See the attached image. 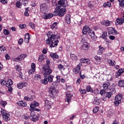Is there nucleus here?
Masks as SVG:
<instances>
[{"instance_id":"1","label":"nucleus","mask_w":124,"mask_h":124,"mask_svg":"<svg viewBox=\"0 0 124 124\" xmlns=\"http://www.w3.org/2000/svg\"><path fill=\"white\" fill-rule=\"evenodd\" d=\"M47 36L48 38L46 40V44L48 45L51 44L50 47L51 48L58 46V43H59V40L58 39L60 37L59 36L54 34L53 32L50 31L47 33Z\"/></svg>"},{"instance_id":"2","label":"nucleus","mask_w":124,"mask_h":124,"mask_svg":"<svg viewBox=\"0 0 124 124\" xmlns=\"http://www.w3.org/2000/svg\"><path fill=\"white\" fill-rule=\"evenodd\" d=\"M43 69H44L45 72L44 74V76L45 77H47V76L51 75V73L53 72V70L48 65H46V66L43 67Z\"/></svg>"},{"instance_id":"3","label":"nucleus","mask_w":124,"mask_h":124,"mask_svg":"<svg viewBox=\"0 0 124 124\" xmlns=\"http://www.w3.org/2000/svg\"><path fill=\"white\" fill-rule=\"evenodd\" d=\"M45 78L42 79L41 83L44 84V85H47L48 82L52 83L53 82V78H54V76H47L46 77H45Z\"/></svg>"},{"instance_id":"4","label":"nucleus","mask_w":124,"mask_h":124,"mask_svg":"<svg viewBox=\"0 0 124 124\" xmlns=\"http://www.w3.org/2000/svg\"><path fill=\"white\" fill-rule=\"evenodd\" d=\"M122 98H123V95L122 94H119L115 96L114 104L116 106H119L121 102H122Z\"/></svg>"},{"instance_id":"5","label":"nucleus","mask_w":124,"mask_h":124,"mask_svg":"<svg viewBox=\"0 0 124 124\" xmlns=\"http://www.w3.org/2000/svg\"><path fill=\"white\" fill-rule=\"evenodd\" d=\"M40 11L43 12V13H46L48 12L49 10L48 7H47V5L46 3L41 4L40 5Z\"/></svg>"},{"instance_id":"6","label":"nucleus","mask_w":124,"mask_h":124,"mask_svg":"<svg viewBox=\"0 0 124 124\" xmlns=\"http://www.w3.org/2000/svg\"><path fill=\"white\" fill-rule=\"evenodd\" d=\"M34 112H31V116L30 117V119L32 121V122H36L38 118H39V116L38 115H35Z\"/></svg>"},{"instance_id":"7","label":"nucleus","mask_w":124,"mask_h":124,"mask_svg":"<svg viewBox=\"0 0 124 124\" xmlns=\"http://www.w3.org/2000/svg\"><path fill=\"white\" fill-rule=\"evenodd\" d=\"M12 85H13V81L11 79H8L7 81V87L8 88V91L10 92H12L13 90L11 87Z\"/></svg>"},{"instance_id":"8","label":"nucleus","mask_w":124,"mask_h":124,"mask_svg":"<svg viewBox=\"0 0 124 124\" xmlns=\"http://www.w3.org/2000/svg\"><path fill=\"white\" fill-rule=\"evenodd\" d=\"M26 57H27V55H26L25 54H22L18 56L17 58H15L14 60L15 61V62H20L24 60V59H25Z\"/></svg>"},{"instance_id":"9","label":"nucleus","mask_w":124,"mask_h":124,"mask_svg":"<svg viewBox=\"0 0 124 124\" xmlns=\"http://www.w3.org/2000/svg\"><path fill=\"white\" fill-rule=\"evenodd\" d=\"M52 104H53V103L52 102L49 101L47 100H46L45 101V106L46 109H51Z\"/></svg>"},{"instance_id":"10","label":"nucleus","mask_w":124,"mask_h":124,"mask_svg":"<svg viewBox=\"0 0 124 124\" xmlns=\"http://www.w3.org/2000/svg\"><path fill=\"white\" fill-rule=\"evenodd\" d=\"M119 32L115 30V28L110 27L108 30V34H118Z\"/></svg>"},{"instance_id":"11","label":"nucleus","mask_w":124,"mask_h":124,"mask_svg":"<svg viewBox=\"0 0 124 124\" xmlns=\"http://www.w3.org/2000/svg\"><path fill=\"white\" fill-rule=\"evenodd\" d=\"M56 92H57V90L55 89V86H50L49 87V93L51 94H52V95H54L55 93H56Z\"/></svg>"},{"instance_id":"12","label":"nucleus","mask_w":124,"mask_h":124,"mask_svg":"<svg viewBox=\"0 0 124 124\" xmlns=\"http://www.w3.org/2000/svg\"><path fill=\"white\" fill-rule=\"evenodd\" d=\"M88 33L89 35H90L92 39H93V40H95V38H96V36H95V34H94V31L92 30H89Z\"/></svg>"},{"instance_id":"13","label":"nucleus","mask_w":124,"mask_h":124,"mask_svg":"<svg viewBox=\"0 0 124 124\" xmlns=\"http://www.w3.org/2000/svg\"><path fill=\"white\" fill-rule=\"evenodd\" d=\"M73 96V95L69 93H67L66 94V98H65V100L66 102H68V103H69L70 101H71V97Z\"/></svg>"},{"instance_id":"14","label":"nucleus","mask_w":124,"mask_h":124,"mask_svg":"<svg viewBox=\"0 0 124 124\" xmlns=\"http://www.w3.org/2000/svg\"><path fill=\"white\" fill-rule=\"evenodd\" d=\"M66 12V9L62 8L59 10V16L60 17H62Z\"/></svg>"},{"instance_id":"15","label":"nucleus","mask_w":124,"mask_h":124,"mask_svg":"<svg viewBox=\"0 0 124 124\" xmlns=\"http://www.w3.org/2000/svg\"><path fill=\"white\" fill-rule=\"evenodd\" d=\"M124 23V18H117L116 19V25H123Z\"/></svg>"},{"instance_id":"16","label":"nucleus","mask_w":124,"mask_h":124,"mask_svg":"<svg viewBox=\"0 0 124 124\" xmlns=\"http://www.w3.org/2000/svg\"><path fill=\"white\" fill-rule=\"evenodd\" d=\"M27 85V83L20 82L17 84V86L18 89H23V88H24V87H26Z\"/></svg>"},{"instance_id":"17","label":"nucleus","mask_w":124,"mask_h":124,"mask_svg":"<svg viewBox=\"0 0 124 124\" xmlns=\"http://www.w3.org/2000/svg\"><path fill=\"white\" fill-rule=\"evenodd\" d=\"M80 62L81 63H87V64H90L91 62L89 59H82L80 60Z\"/></svg>"},{"instance_id":"18","label":"nucleus","mask_w":124,"mask_h":124,"mask_svg":"<svg viewBox=\"0 0 124 124\" xmlns=\"http://www.w3.org/2000/svg\"><path fill=\"white\" fill-rule=\"evenodd\" d=\"M89 46L90 45L88 43L84 42L82 45L83 50H88L90 48Z\"/></svg>"},{"instance_id":"19","label":"nucleus","mask_w":124,"mask_h":124,"mask_svg":"<svg viewBox=\"0 0 124 124\" xmlns=\"http://www.w3.org/2000/svg\"><path fill=\"white\" fill-rule=\"evenodd\" d=\"M38 105H39V104L35 101L33 103H31L30 105V109H34V108L38 106Z\"/></svg>"},{"instance_id":"20","label":"nucleus","mask_w":124,"mask_h":124,"mask_svg":"<svg viewBox=\"0 0 124 124\" xmlns=\"http://www.w3.org/2000/svg\"><path fill=\"white\" fill-rule=\"evenodd\" d=\"M101 24V25H104V26L107 27L110 26L111 22H110L109 20H104L103 22H102Z\"/></svg>"},{"instance_id":"21","label":"nucleus","mask_w":124,"mask_h":124,"mask_svg":"<svg viewBox=\"0 0 124 124\" xmlns=\"http://www.w3.org/2000/svg\"><path fill=\"white\" fill-rule=\"evenodd\" d=\"M93 104L95 105H99L100 104V100L97 97H95L93 101Z\"/></svg>"},{"instance_id":"22","label":"nucleus","mask_w":124,"mask_h":124,"mask_svg":"<svg viewBox=\"0 0 124 124\" xmlns=\"http://www.w3.org/2000/svg\"><path fill=\"white\" fill-rule=\"evenodd\" d=\"M24 41L25 43H29L30 42V33H27L25 34Z\"/></svg>"},{"instance_id":"23","label":"nucleus","mask_w":124,"mask_h":124,"mask_svg":"<svg viewBox=\"0 0 124 124\" xmlns=\"http://www.w3.org/2000/svg\"><path fill=\"white\" fill-rule=\"evenodd\" d=\"M124 72V69H120L118 70V72L116 74V77L118 78L119 76H121V74H123Z\"/></svg>"},{"instance_id":"24","label":"nucleus","mask_w":124,"mask_h":124,"mask_svg":"<svg viewBox=\"0 0 124 124\" xmlns=\"http://www.w3.org/2000/svg\"><path fill=\"white\" fill-rule=\"evenodd\" d=\"M90 31V28L87 26H85L83 28L82 32L83 34H87Z\"/></svg>"},{"instance_id":"25","label":"nucleus","mask_w":124,"mask_h":124,"mask_svg":"<svg viewBox=\"0 0 124 124\" xmlns=\"http://www.w3.org/2000/svg\"><path fill=\"white\" fill-rule=\"evenodd\" d=\"M18 106H22V107H26L27 106V103L25 101H20L17 103Z\"/></svg>"},{"instance_id":"26","label":"nucleus","mask_w":124,"mask_h":124,"mask_svg":"<svg viewBox=\"0 0 124 124\" xmlns=\"http://www.w3.org/2000/svg\"><path fill=\"white\" fill-rule=\"evenodd\" d=\"M118 86L120 88H124V80L123 79H120L118 81Z\"/></svg>"},{"instance_id":"27","label":"nucleus","mask_w":124,"mask_h":124,"mask_svg":"<svg viewBox=\"0 0 124 124\" xmlns=\"http://www.w3.org/2000/svg\"><path fill=\"white\" fill-rule=\"evenodd\" d=\"M104 90H108V88L110 87V83L109 82H106L103 84Z\"/></svg>"},{"instance_id":"28","label":"nucleus","mask_w":124,"mask_h":124,"mask_svg":"<svg viewBox=\"0 0 124 124\" xmlns=\"http://www.w3.org/2000/svg\"><path fill=\"white\" fill-rule=\"evenodd\" d=\"M45 59H46V56L42 54V55H40L39 56L38 61L40 62H43L44 61V60H45Z\"/></svg>"},{"instance_id":"29","label":"nucleus","mask_w":124,"mask_h":124,"mask_svg":"<svg viewBox=\"0 0 124 124\" xmlns=\"http://www.w3.org/2000/svg\"><path fill=\"white\" fill-rule=\"evenodd\" d=\"M51 58H53L54 60L56 59H59V55L57 53H51L50 54Z\"/></svg>"},{"instance_id":"30","label":"nucleus","mask_w":124,"mask_h":124,"mask_svg":"<svg viewBox=\"0 0 124 124\" xmlns=\"http://www.w3.org/2000/svg\"><path fill=\"white\" fill-rule=\"evenodd\" d=\"M9 114H7L6 115L3 116V119L4 121H5V122H8V121L10 120V118H9Z\"/></svg>"},{"instance_id":"31","label":"nucleus","mask_w":124,"mask_h":124,"mask_svg":"<svg viewBox=\"0 0 124 124\" xmlns=\"http://www.w3.org/2000/svg\"><path fill=\"white\" fill-rule=\"evenodd\" d=\"M70 17H71V16L69 15H68L66 16V17H65V21L67 23V24H70V22H71V20H70Z\"/></svg>"},{"instance_id":"32","label":"nucleus","mask_w":124,"mask_h":124,"mask_svg":"<svg viewBox=\"0 0 124 124\" xmlns=\"http://www.w3.org/2000/svg\"><path fill=\"white\" fill-rule=\"evenodd\" d=\"M52 17H53V14L50 13L48 15H46L44 17V19L47 20V19H50V18H52Z\"/></svg>"},{"instance_id":"33","label":"nucleus","mask_w":124,"mask_h":124,"mask_svg":"<svg viewBox=\"0 0 124 124\" xmlns=\"http://www.w3.org/2000/svg\"><path fill=\"white\" fill-rule=\"evenodd\" d=\"M108 62L109 65H115L116 64V62L114 61H112L111 60H108Z\"/></svg>"},{"instance_id":"34","label":"nucleus","mask_w":124,"mask_h":124,"mask_svg":"<svg viewBox=\"0 0 124 124\" xmlns=\"http://www.w3.org/2000/svg\"><path fill=\"white\" fill-rule=\"evenodd\" d=\"M70 57L73 61H76L77 60V56L75 54H71Z\"/></svg>"},{"instance_id":"35","label":"nucleus","mask_w":124,"mask_h":124,"mask_svg":"<svg viewBox=\"0 0 124 124\" xmlns=\"http://www.w3.org/2000/svg\"><path fill=\"white\" fill-rule=\"evenodd\" d=\"M1 114H2V117H3V116H6L7 115L9 114L7 113L6 112V111L2 108L1 109Z\"/></svg>"},{"instance_id":"36","label":"nucleus","mask_w":124,"mask_h":124,"mask_svg":"<svg viewBox=\"0 0 124 124\" xmlns=\"http://www.w3.org/2000/svg\"><path fill=\"white\" fill-rule=\"evenodd\" d=\"M53 14L54 16H57V15H59L60 16V13H59V10L58 9H55L54 12Z\"/></svg>"},{"instance_id":"37","label":"nucleus","mask_w":124,"mask_h":124,"mask_svg":"<svg viewBox=\"0 0 124 124\" xmlns=\"http://www.w3.org/2000/svg\"><path fill=\"white\" fill-rule=\"evenodd\" d=\"M104 7H110L111 6V3L110 2H105L103 4Z\"/></svg>"},{"instance_id":"38","label":"nucleus","mask_w":124,"mask_h":124,"mask_svg":"<svg viewBox=\"0 0 124 124\" xmlns=\"http://www.w3.org/2000/svg\"><path fill=\"white\" fill-rule=\"evenodd\" d=\"M58 4L60 5H62L63 7H65V5H64V0H60L58 1Z\"/></svg>"},{"instance_id":"39","label":"nucleus","mask_w":124,"mask_h":124,"mask_svg":"<svg viewBox=\"0 0 124 124\" xmlns=\"http://www.w3.org/2000/svg\"><path fill=\"white\" fill-rule=\"evenodd\" d=\"M106 94L107 97L110 98L111 97V96H112V94H113V93H112V92H109L106 93Z\"/></svg>"},{"instance_id":"40","label":"nucleus","mask_w":124,"mask_h":124,"mask_svg":"<svg viewBox=\"0 0 124 124\" xmlns=\"http://www.w3.org/2000/svg\"><path fill=\"white\" fill-rule=\"evenodd\" d=\"M86 91L87 92H90V93H93V92L92 87H91V86H88L86 87Z\"/></svg>"},{"instance_id":"41","label":"nucleus","mask_w":124,"mask_h":124,"mask_svg":"<svg viewBox=\"0 0 124 124\" xmlns=\"http://www.w3.org/2000/svg\"><path fill=\"white\" fill-rule=\"evenodd\" d=\"M0 104L1 106H2L3 107H5V106L6 104H7V103L6 101H1L0 102Z\"/></svg>"},{"instance_id":"42","label":"nucleus","mask_w":124,"mask_h":124,"mask_svg":"<svg viewBox=\"0 0 124 124\" xmlns=\"http://www.w3.org/2000/svg\"><path fill=\"white\" fill-rule=\"evenodd\" d=\"M0 83L2 86H5L6 85V87H7V82H6V81L2 79L0 80Z\"/></svg>"},{"instance_id":"43","label":"nucleus","mask_w":124,"mask_h":124,"mask_svg":"<svg viewBox=\"0 0 124 124\" xmlns=\"http://www.w3.org/2000/svg\"><path fill=\"white\" fill-rule=\"evenodd\" d=\"M41 79V76L40 75L37 74L34 76L35 80H40Z\"/></svg>"},{"instance_id":"44","label":"nucleus","mask_w":124,"mask_h":124,"mask_svg":"<svg viewBox=\"0 0 124 124\" xmlns=\"http://www.w3.org/2000/svg\"><path fill=\"white\" fill-rule=\"evenodd\" d=\"M118 1L119 2L120 6H122V7H124V0H118Z\"/></svg>"},{"instance_id":"45","label":"nucleus","mask_w":124,"mask_h":124,"mask_svg":"<svg viewBox=\"0 0 124 124\" xmlns=\"http://www.w3.org/2000/svg\"><path fill=\"white\" fill-rule=\"evenodd\" d=\"M30 110L31 113H33L32 112H33V111H37V112H39V111H40V109L36 108H34V109L30 108Z\"/></svg>"},{"instance_id":"46","label":"nucleus","mask_w":124,"mask_h":124,"mask_svg":"<svg viewBox=\"0 0 124 124\" xmlns=\"http://www.w3.org/2000/svg\"><path fill=\"white\" fill-rule=\"evenodd\" d=\"M57 25H58V23H57V22H54V23H53L51 25V29H52V30H54V29H55V28L56 27V26H57Z\"/></svg>"},{"instance_id":"47","label":"nucleus","mask_w":124,"mask_h":124,"mask_svg":"<svg viewBox=\"0 0 124 124\" xmlns=\"http://www.w3.org/2000/svg\"><path fill=\"white\" fill-rule=\"evenodd\" d=\"M98 110H99V108L98 107H96L93 109V113H97Z\"/></svg>"},{"instance_id":"48","label":"nucleus","mask_w":124,"mask_h":124,"mask_svg":"<svg viewBox=\"0 0 124 124\" xmlns=\"http://www.w3.org/2000/svg\"><path fill=\"white\" fill-rule=\"evenodd\" d=\"M34 71H35V69H31L29 71L28 73L30 75H31V74H33Z\"/></svg>"},{"instance_id":"49","label":"nucleus","mask_w":124,"mask_h":124,"mask_svg":"<svg viewBox=\"0 0 124 124\" xmlns=\"http://www.w3.org/2000/svg\"><path fill=\"white\" fill-rule=\"evenodd\" d=\"M79 92L80 93H82V94H85L87 93V91L85 89H83L82 90V89H79Z\"/></svg>"},{"instance_id":"50","label":"nucleus","mask_w":124,"mask_h":124,"mask_svg":"<svg viewBox=\"0 0 124 124\" xmlns=\"http://www.w3.org/2000/svg\"><path fill=\"white\" fill-rule=\"evenodd\" d=\"M82 65V64L79 63L78 65H77L76 68H75L76 69L78 70L79 71L80 68H81V66Z\"/></svg>"},{"instance_id":"51","label":"nucleus","mask_w":124,"mask_h":124,"mask_svg":"<svg viewBox=\"0 0 124 124\" xmlns=\"http://www.w3.org/2000/svg\"><path fill=\"white\" fill-rule=\"evenodd\" d=\"M3 32L5 35H8V34H9V31H8V30H6V29L4 30Z\"/></svg>"},{"instance_id":"52","label":"nucleus","mask_w":124,"mask_h":124,"mask_svg":"<svg viewBox=\"0 0 124 124\" xmlns=\"http://www.w3.org/2000/svg\"><path fill=\"white\" fill-rule=\"evenodd\" d=\"M100 93L101 95H103V94L106 93V91L105 89H103L100 91Z\"/></svg>"},{"instance_id":"53","label":"nucleus","mask_w":124,"mask_h":124,"mask_svg":"<svg viewBox=\"0 0 124 124\" xmlns=\"http://www.w3.org/2000/svg\"><path fill=\"white\" fill-rule=\"evenodd\" d=\"M107 37V32H105L104 33H103L102 35V38L104 39H105Z\"/></svg>"},{"instance_id":"54","label":"nucleus","mask_w":124,"mask_h":124,"mask_svg":"<svg viewBox=\"0 0 124 124\" xmlns=\"http://www.w3.org/2000/svg\"><path fill=\"white\" fill-rule=\"evenodd\" d=\"M16 6L17 7H21L22 6V3L20 2H17L16 3Z\"/></svg>"},{"instance_id":"55","label":"nucleus","mask_w":124,"mask_h":124,"mask_svg":"<svg viewBox=\"0 0 124 124\" xmlns=\"http://www.w3.org/2000/svg\"><path fill=\"white\" fill-rule=\"evenodd\" d=\"M22 4H23V5L26 6V5H27V4H28V1H27L26 0H24L22 1Z\"/></svg>"},{"instance_id":"56","label":"nucleus","mask_w":124,"mask_h":124,"mask_svg":"<svg viewBox=\"0 0 124 124\" xmlns=\"http://www.w3.org/2000/svg\"><path fill=\"white\" fill-rule=\"evenodd\" d=\"M6 48L5 47H4V46H2L1 47H0V51H1V52H4V51H5Z\"/></svg>"},{"instance_id":"57","label":"nucleus","mask_w":124,"mask_h":124,"mask_svg":"<svg viewBox=\"0 0 124 124\" xmlns=\"http://www.w3.org/2000/svg\"><path fill=\"white\" fill-rule=\"evenodd\" d=\"M58 67L60 70H62V68H63V65L60 64L58 65Z\"/></svg>"},{"instance_id":"58","label":"nucleus","mask_w":124,"mask_h":124,"mask_svg":"<svg viewBox=\"0 0 124 124\" xmlns=\"http://www.w3.org/2000/svg\"><path fill=\"white\" fill-rule=\"evenodd\" d=\"M29 26L32 28V29H34V24L33 23L30 22L29 23Z\"/></svg>"},{"instance_id":"59","label":"nucleus","mask_w":124,"mask_h":124,"mask_svg":"<svg viewBox=\"0 0 124 124\" xmlns=\"http://www.w3.org/2000/svg\"><path fill=\"white\" fill-rule=\"evenodd\" d=\"M0 1L1 3H3V4L7 3V0H0Z\"/></svg>"},{"instance_id":"60","label":"nucleus","mask_w":124,"mask_h":124,"mask_svg":"<svg viewBox=\"0 0 124 124\" xmlns=\"http://www.w3.org/2000/svg\"><path fill=\"white\" fill-rule=\"evenodd\" d=\"M24 42V40L22 38H20L19 40L18 43L19 44H22Z\"/></svg>"},{"instance_id":"61","label":"nucleus","mask_w":124,"mask_h":124,"mask_svg":"<svg viewBox=\"0 0 124 124\" xmlns=\"http://www.w3.org/2000/svg\"><path fill=\"white\" fill-rule=\"evenodd\" d=\"M31 69H35V64L32 63L31 65Z\"/></svg>"},{"instance_id":"62","label":"nucleus","mask_w":124,"mask_h":124,"mask_svg":"<svg viewBox=\"0 0 124 124\" xmlns=\"http://www.w3.org/2000/svg\"><path fill=\"white\" fill-rule=\"evenodd\" d=\"M97 53H98V55H102V53H103V50H101L100 49H99L98 51H97Z\"/></svg>"},{"instance_id":"63","label":"nucleus","mask_w":124,"mask_h":124,"mask_svg":"<svg viewBox=\"0 0 124 124\" xmlns=\"http://www.w3.org/2000/svg\"><path fill=\"white\" fill-rule=\"evenodd\" d=\"M19 28L20 29H25V28H26V25H19Z\"/></svg>"},{"instance_id":"64","label":"nucleus","mask_w":124,"mask_h":124,"mask_svg":"<svg viewBox=\"0 0 124 124\" xmlns=\"http://www.w3.org/2000/svg\"><path fill=\"white\" fill-rule=\"evenodd\" d=\"M47 48H44L42 52H43V54H47Z\"/></svg>"}]
</instances>
